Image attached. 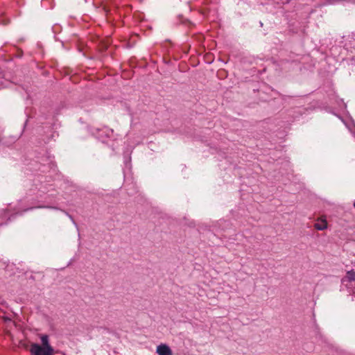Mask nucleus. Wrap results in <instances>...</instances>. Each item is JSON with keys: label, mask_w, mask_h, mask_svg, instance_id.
<instances>
[{"label": "nucleus", "mask_w": 355, "mask_h": 355, "mask_svg": "<svg viewBox=\"0 0 355 355\" xmlns=\"http://www.w3.org/2000/svg\"><path fill=\"white\" fill-rule=\"evenodd\" d=\"M53 348L49 345L42 347L37 343L31 345V353L33 355H53Z\"/></svg>", "instance_id": "obj_1"}, {"label": "nucleus", "mask_w": 355, "mask_h": 355, "mask_svg": "<svg viewBox=\"0 0 355 355\" xmlns=\"http://www.w3.org/2000/svg\"><path fill=\"white\" fill-rule=\"evenodd\" d=\"M156 352L158 355H172L171 348L166 344H161L157 347Z\"/></svg>", "instance_id": "obj_2"}, {"label": "nucleus", "mask_w": 355, "mask_h": 355, "mask_svg": "<svg viewBox=\"0 0 355 355\" xmlns=\"http://www.w3.org/2000/svg\"><path fill=\"white\" fill-rule=\"evenodd\" d=\"M345 279H347L348 282H354L355 281V271L354 270L347 271L346 273Z\"/></svg>", "instance_id": "obj_3"}, {"label": "nucleus", "mask_w": 355, "mask_h": 355, "mask_svg": "<svg viewBox=\"0 0 355 355\" xmlns=\"http://www.w3.org/2000/svg\"><path fill=\"white\" fill-rule=\"evenodd\" d=\"M40 339H41V342H42V347H45V346H47V345H49V336L46 334L44 335H42L41 337H40Z\"/></svg>", "instance_id": "obj_4"}, {"label": "nucleus", "mask_w": 355, "mask_h": 355, "mask_svg": "<svg viewBox=\"0 0 355 355\" xmlns=\"http://www.w3.org/2000/svg\"><path fill=\"white\" fill-rule=\"evenodd\" d=\"M328 223H315V228L318 230H324L328 227Z\"/></svg>", "instance_id": "obj_5"}, {"label": "nucleus", "mask_w": 355, "mask_h": 355, "mask_svg": "<svg viewBox=\"0 0 355 355\" xmlns=\"http://www.w3.org/2000/svg\"><path fill=\"white\" fill-rule=\"evenodd\" d=\"M320 222H326V219L325 218H322V219H321Z\"/></svg>", "instance_id": "obj_6"}, {"label": "nucleus", "mask_w": 355, "mask_h": 355, "mask_svg": "<svg viewBox=\"0 0 355 355\" xmlns=\"http://www.w3.org/2000/svg\"><path fill=\"white\" fill-rule=\"evenodd\" d=\"M290 0H285L286 3H288Z\"/></svg>", "instance_id": "obj_7"}, {"label": "nucleus", "mask_w": 355, "mask_h": 355, "mask_svg": "<svg viewBox=\"0 0 355 355\" xmlns=\"http://www.w3.org/2000/svg\"><path fill=\"white\" fill-rule=\"evenodd\" d=\"M74 224H75V225H77V223H75ZM76 228L78 229V226H77V225H76Z\"/></svg>", "instance_id": "obj_8"}, {"label": "nucleus", "mask_w": 355, "mask_h": 355, "mask_svg": "<svg viewBox=\"0 0 355 355\" xmlns=\"http://www.w3.org/2000/svg\"><path fill=\"white\" fill-rule=\"evenodd\" d=\"M354 208H355V200H354Z\"/></svg>", "instance_id": "obj_9"}]
</instances>
